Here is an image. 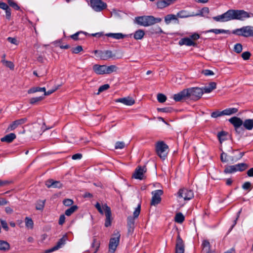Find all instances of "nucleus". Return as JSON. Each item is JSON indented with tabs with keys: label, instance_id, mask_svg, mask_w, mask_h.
I'll list each match as a JSON object with an SVG mask.
<instances>
[{
	"label": "nucleus",
	"instance_id": "nucleus-1",
	"mask_svg": "<svg viewBox=\"0 0 253 253\" xmlns=\"http://www.w3.org/2000/svg\"><path fill=\"white\" fill-rule=\"evenodd\" d=\"M251 17H253V13H249L244 10L230 9L222 14L214 16L212 18L216 21L224 22L232 20L244 21Z\"/></svg>",
	"mask_w": 253,
	"mask_h": 253
},
{
	"label": "nucleus",
	"instance_id": "nucleus-2",
	"mask_svg": "<svg viewBox=\"0 0 253 253\" xmlns=\"http://www.w3.org/2000/svg\"><path fill=\"white\" fill-rule=\"evenodd\" d=\"M162 21L160 18H155L153 16H142L135 18V23L140 26L148 27L156 23H159Z\"/></svg>",
	"mask_w": 253,
	"mask_h": 253
},
{
	"label": "nucleus",
	"instance_id": "nucleus-3",
	"mask_svg": "<svg viewBox=\"0 0 253 253\" xmlns=\"http://www.w3.org/2000/svg\"><path fill=\"white\" fill-rule=\"evenodd\" d=\"M141 205L138 204L133 212V217L128 216L127 218V234L131 235L135 227L134 219L138 217L140 212Z\"/></svg>",
	"mask_w": 253,
	"mask_h": 253
},
{
	"label": "nucleus",
	"instance_id": "nucleus-4",
	"mask_svg": "<svg viewBox=\"0 0 253 253\" xmlns=\"http://www.w3.org/2000/svg\"><path fill=\"white\" fill-rule=\"evenodd\" d=\"M95 208L101 214H103L105 212L106 219L105 223V226L108 227L111 225V209L107 204H104L102 206L99 203H97L95 205Z\"/></svg>",
	"mask_w": 253,
	"mask_h": 253
},
{
	"label": "nucleus",
	"instance_id": "nucleus-5",
	"mask_svg": "<svg viewBox=\"0 0 253 253\" xmlns=\"http://www.w3.org/2000/svg\"><path fill=\"white\" fill-rule=\"evenodd\" d=\"M186 90L188 99L194 101L199 99L204 93L203 89L200 87H191Z\"/></svg>",
	"mask_w": 253,
	"mask_h": 253
},
{
	"label": "nucleus",
	"instance_id": "nucleus-6",
	"mask_svg": "<svg viewBox=\"0 0 253 253\" xmlns=\"http://www.w3.org/2000/svg\"><path fill=\"white\" fill-rule=\"evenodd\" d=\"M168 146L162 141H158L156 144V151L160 158L165 160L168 153Z\"/></svg>",
	"mask_w": 253,
	"mask_h": 253
},
{
	"label": "nucleus",
	"instance_id": "nucleus-7",
	"mask_svg": "<svg viewBox=\"0 0 253 253\" xmlns=\"http://www.w3.org/2000/svg\"><path fill=\"white\" fill-rule=\"evenodd\" d=\"M121 234L120 231L115 230L112 234V253H114L120 244Z\"/></svg>",
	"mask_w": 253,
	"mask_h": 253
},
{
	"label": "nucleus",
	"instance_id": "nucleus-8",
	"mask_svg": "<svg viewBox=\"0 0 253 253\" xmlns=\"http://www.w3.org/2000/svg\"><path fill=\"white\" fill-rule=\"evenodd\" d=\"M93 71L97 75L109 74L111 72V66L95 64L93 66Z\"/></svg>",
	"mask_w": 253,
	"mask_h": 253
},
{
	"label": "nucleus",
	"instance_id": "nucleus-9",
	"mask_svg": "<svg viewBox=\"0 0 253 253\" xmlns=\"http://www.w3.org/2000/svg\"><path fill=\"white\" fill-rule=\"evenodd\" d=\"M177 195L178 197L182 198L184 200H190L194 197L193 191L186 188L180 189Z\"/></svg>",
	"mask_w": 253,
	"mask_h": 253
},
{
	"label": "nucleus",
	"instance_id": "nucleus-10",
	"mask_svg": "<svg viewBox=\"0 0 253 253\" xmlns=\"http://www.w3.org/2000/svg\"><path fill=\"white\" fill-rule=\"evenodd\" d=\"M152 197L151 201L152 206H156L161 201V196L163 194L162 190H157L152 192Z\"/></svg>",
	"mask_w": 253,
	"mask_h": 253
},
{
	"label": "nucleus",
	"instance_id": "nucleus-11",
	"mask_svg": "<svg viewBox=\"0 0 253 253\" xmlns=\"http://www.w3.org/2000/svg\"><path fill=\"white\" fill-rule=\"evenodd\" d=\"M96 57L101 60H107L111 58V51L109 50H95L93 51Z\"/></svg>",
	"mask_w": 253,
	"mask_h": 253
},
{
	"label": "nucleus",
	"instance_id": "nucleus-12",
	"mask_svg": "<svg viewBox=\"0 0 253 253\" xmlns=\"http://www.w3.org/2000/svg\"><path fill=\"white\" fill-rule=\"evenodd\" d=\"M67 237L66 235L63 236L57 243L56 245L50 249L46 250L44 251V253H50L54 251H57L60 248H62L63 246L65 244Z\"/></svg>",
	"mask_w": 253,
	"mask_h": 253
},
{
	"label": "nucleus",
	"instance_id": "nucleus-13",
	"mask_svg": "<svg viewBox=\"0 0 253 253\" xmlns=\"http://www.w3.org/2000/svg\"><path fill=\"white\" fill-rule=\"evenodd\" d=\"M147 169L146 167H138L135 170L133 174V177L135 179L142 180L144 177V173L146 172Z\"/></svg>",
	"mask_w": 253,
	"mask_h": 253
},
{
	"label": "nucleus",
	"instance_id": "nucleus-14",
	"mask_svg": "<svg viewBox=\"0 0 253 253\" xmlns=\"http://www.w3.org/2000/svg\"><path fill=\"white\" fill-rule=\"evenodd\" d=\"M229 122L232 124L235 129V130L238 133L241 132L240 127L243 125V121L240 118L237 117H233L229 120Z\"/></svg>",
	"mask_w": 253,
	"mask_h": 253
},
{
	"label": "nucleus",
	"instance_id": "nucleus-15",
	"mask_svg": "<svg viewBox=\"0 0 253 253\" xmlns=\"http://www.w3.org/2000/svg\"><path fill=\"white\" fill-rule=\"evenodd\" d=\"M90 4L92 8L96 11H100L106 7V4L100 0H90Z\"/></svg>",
	"mask_w": 253,
	"mask_h": 253
},
{
	"label": "nucleus",
	"instance_id": "nucleus-16",
	"mask_svg": "<svg viewBox=\"0 0 253 253\" xmlns=\"http://www.w3.org/2000/svg\"><path fill=\"white\" fill-rule=\"evenodd\" d=\"M173 98L176 102L188 99L186 89H183L179 93L174 94Z\"/></svg>",
	"mask_w": 253,
	"mask_h": 253
},
{
	"label": "nucleus",
	"instance_id": "nucleus-17",
	"mask_svg": "<svg viewBox=\"0 0 253 253\" xmlns=\"http://www.w3.org/2000/svg\"><path fill=\"white\" fill-rule=\"evenodd\" d=\"M27 121V118H22L19 120H17L13 122L7 127V131H12L14 130L19 126L22 125L26 123Z\"/></svg>",
	"mask_w": 253,
	"mask_h": 253
},
{
	"label": "nucleus",
	"instance_id": "nucleus-18",
	"mask_svg": "<svg viewBox=\"0 0 253 253\" xmlns=\"http://www.w3.org/2000/svg\"><path fill=\"white\" fill-rule=\"evenodd\" d=\"M177 0H159L156 2V6L159 9H163L174 3Z\"/></svg>",
	"mask_w": 253,
	"mask_h": 253
},
{
	"label": "nucleus",
	"instance_id": "nucleus-19",
	"mask_svg": "<svg viewBox=\"0 0 253 253\" xmlns=\"http://www.w3.org/2000/svg\"><path fill=\"white\" fill-rule=\"evenodd\" d=\"M184 253V243L180 236L178 235L177 237L175 253Z\"/></svg>",
	"mask_w": 253,
	"mask_h": 253
},
{
	"label": "nucleus",
	"instance_id": "nucleus-20",
	"mask_svg": "<svg viewBox=\"0 0 253 253\" xmlns=\"http://www.w3.org/2000/svg\"><path fill=\"white\" fill-rule=\"evenodd\" d=\"M178 44L181 46L183 45L193 46H197V43L189 38H184L180 39L178 42Z\"/></svg>",
	"mask_w": 253,
	"mask_h": 253
},
{
	"label": "nucleus",
	"instance_id": "nucleus-21",
	"mask_svg": "<svg viewBox=\"0 0 253 253\" xmlns=\"http://www.w3.org/2000/svg\"><path fill=\"white\" fill-rule=\"evenodd\" d=\"M172 21H173L174 23L176 24H178L179 23L176 15L171 14H168L165 17V22L166 24H169Z\"/></svg>",
	"mask_w": 253,
	"mask_h": 253
},
{
	"label": "nucleus",
	"instance_id": "nucleus-22",
	"mask_svg": "<svg viewBox=\"0 0 253 253\" xmlns=\"http://www.w3.org/2000/svg\"><path fill=\"white\" fill-rule=\"evenodd\" d=\"M116 102H121L123 103L125 105L131 106L134 104L135 101L134 100L130 97H124L122 98H119L116 100Z\"/></svg>",
	"mask_w": 253,
	"mask_h": 253
},
{
	"label": "nucleus",
	"instance_id": "nucleus-23",
	"mask_svg": "<svg viewBox=\"0 0 253 253\" xmlns=\"http://www.w3.org/2000/svg\"><path fill=\"white\" fill-rule=\"evenodd\" d=\"M202 246V253H216L211 250L210 243L208 240H204Z\"/></svg>",
	"mask_w": 253,
	"mask_h": 253
},
{
	"label": "nucleus",
	"instance_id": "nucleus-24",
	"mask_svg": "<svg viewBox=\"0 0 253 253\" xmlns=\"http://www.w3.org/2000/svg\"><path fill=\"white\" fill-rule=\"evenodd\" d=\"M244 37H253V26H247L242 27Z\"/></svg>",
	"mask_w": 253,
	"mask_h": 253
},
{
	"label": "nucleus",
	"instance_id": "nucleus-25",
	"mask_svg": "<svg viewBox=\"0 0 253 253\" xmlns=\"http://www.w3.org/2000/svg\"><path fill=\"white\" fill-rule=\"evenodd\" d=\"M216 84L215 82H211L208 86H205L203 88L204 93H209L211 92L213 89H215Z\"/></svg>",
	"mask_w": 253,
	"mask_h": 253
},
{
	"label": "nucleus",
	"instance_id": "nucleus-26",
	"mask_svg": "<svg viewBox=\"0 0 253 253\" xmlns=\"http://www.w3.org/2000/svg\"><path fill=\"white\" fill-rule=\"evenodd\" d=\"M16 138V135L13 133H10L2 137L0 139L1 142H6L7 143L11 142Z\"/></svg>",
	"mask_w": 253,
	"mask_h": 253
},
{
	"label": "nucleus",
	"instance_id": "nucleus-27",
	"mask_svg": "<svg viewBox=\"0 0 253 253\" xmlns=\"http://www.w3.org/2000/svg\"><path fill=\"white\" fill-rule=\"evenodd\" d=\"M144 35V31L139 29L134 32L133 37L136 40H141L143 38Z\"/></svg>",
	"mask_w": 253,
	"mask_h": 253
},
{
	"label": "nucleus",
	"instance_id": "nucleus-28",
	"mask_svg": "<svg viewBox=\"0 0 253 253\" xmlns=\"http://www.w3.org/2000/svg\"><path fill=\"white\" fill-rule=\"evenodd\" d=\"M238 112V109L236 108H230L225 109L222 111L223 115H231L235 114Z\"/></svg>",
	"mask_w": 253,
	"mask_h": 253
},
{
	"label": "nucleus",
	"instance_id": "nucleus-29",
	"mask_svg": "<svg viewBox=\"0 0 253 253\" xmlns=\"http://www.w3.org/2000/svg\"><path fill=\"white\" fill-rule=\"evenodd\" d=\"M10 245L8 242L0 240V250L6 251L9 250Z\"/></svg>",
	"mask_w": 253,
	"mask_h": 253
},
{
	"label": "nucleus",
	"instance_id": "nucleus-30",
	"mask_svg": "<svg viewBox=\"0 0 253 253\" xmlns=\"http://www.w3.org/2000/svg\"><path fill=\"white\" fill-rule=\"evenodd\" d=\"M214 33L215 34H229V30L224 29H211L206 32V33Z\"/></svg>",
	"mask_w": 253,
	"mask_h": 253
},
{
	"label": "nucleus",
	"instance_id": "nucleus-31",
	"mask_svg": "<svg viewBox=\"0 0 253 253\" xmlns=\"http://www.w3.org/2000/svg\"><path fill=\"white\" fill-rule=\"evenodd\" d=\"M234 167L236 169V171H242L245 170L248 167V165L245 163H240L235 165Z\"/></svg>",
	"mask_w": 253,
	"mask_h": 253
},
{
	"label": "nucleus",
	"instance_id": "nucleus-32",
	"mask_svg": "<svg viewBox=\"0 0 253 253\" xmlns=\"http://www.w3.org/2000/svg\"><path fill=\"white\" fill-rule=\"evenodd\" d=\"M78 209V207L76 205L71 206L70 208L65 211V214L67 216H70L74 212H75Z\"/></svg>",
	"mask_w": 253,
	"mask_h": 253
},
{
	"label": "nucleus",
	"instance_id": "nucleus-33",
	"mask_svg": "<svg viewBox=\"0 0 253 253\" xmlns=\"http://www.w3.org/2000/svg\"><path fill=\"white\" fill-rule=\"evenodd\" d=\"M25 226L28 229H33L34 227V222L31 218L26 217L25 219Z\"/></svg>",
	"mask_w": 253,
	"mask_h": 253
},
{
	"label": "nucleus",
	"instance_id": "nucleus-34",
	"mask_svg": "<svg viewBox=\"0 0 253 253\" xmlns=\"http://www.w3.org/2000/svg\"><path fill=\"white\" fill-rule=\"evenodd\" d=\"M45 200H39L36 205V209L37 210L42 211L44 207Z\"/></svg>",
	"mask_w": 253,
	"mask_h": 253
},
{
	"label": "nucleus",
	"instance_id": "nucleus-35",
	"mask_svg": "<svg viewBox=\"0 0 253 253\" xmlns=\"http://www.w3.org/2000/svg\"><path fill=\"white\" fill-rule=\"evenodd\" d=\"M81 34H83L85 36L88 35V34L86 32H83L81 31V32H78L74 35H72V36H71V38L74 40H82V39H84L83 37H79V36Z\"/></svg>",
	"mask_w": 253,
	"mask_h": 253
},
{
	"label": "nucleus",
	"instance_id": "nucleus-36",
	"mask_svg": "<svg viewBox=\"0 0 253 253\" xmlns=\"http://www.w3.org/2000/svg\"><path fill=\"white\" fill-rule=\"evenodd\" d=\"M184 216L181 213L179 212L176 214L175 216V221L178 223H181L184 220Z\"/></svg>",
	"mask_w": 253,
	"mask_h": 253
},
{
	"label": "nucleus",
	"instance_id": "nucleus-37",
	"mask_svg": "<svg viewBox=\"0 0 253 253\" xmlns=\"http://www.w3.org/2000/svg\"><path fill=\"white\" fill-rule=\"evenodd\" d=\"M45 91V87H34L31 88L28 90V93L31 94L35 93L38 91Z\"/></svg>",
	"mask_w": 253,
	"mask_h": 253
},
{
	"label": "nucleus",
	"instance_id": "nucleus-38",
	"mask_svg": "<svg viewBox=\"0 0 253 253\" xmlns=\"http://www.w3.org/2000/svg\"><path fill=\"white\" fill-rule=\"evenodd\" d=\"M152 34H159L163 33L164 32L162 30L161 28L159 26H156L152 27L150 31Z\"/></svg>",
	"mask_w": 253,
	"mask_h": 253
},
{
	"label": "nucleus",
	"instance_id": "nucleus-39",
	"mask_svg": "<svg viewBox=\"0 0 253 253\" xmlns=\"http://www.w3.org/2000/svg\"><path fill=\"white\" fill-rule=\"evenodd\" d=\"M126 37H127V35L120 33H112V38L116 40L123 39Z\"/></svg>",
	"mask_w": 253,
	"mask_h": 253
},
{
	"label": "nucleus",
	"instance_id": "nucleus-40",
	"mask_svg": "<svg viewBox=\"0 0 253 253\" xmlns=\"http://www.w3.org/2000/svg\"><path fill=\"white\" fill-rule=\"evenodd\" d=\"M227 133L225 131H221L217 134V137L220 143L226 140Z\"/></svg>",
	"mask_w": 253,
	"mask_h": 253
},
{
	"label": "nucleus",
	"instance_id": "nucleus-41",
	"mask_svg": "<svg viewBox=\"0 0 253 253\" xmlns=\"http://www.w3.org/2000/svg\"><path fill=\"white\" fill-rule=\"evenodd\" d=\"M44 98V97L43 96H39V97H33V98H31L30 100H29V102L31 104H33V105H34V104H37L39 102L42 101V100H43Z\"/></svg>",
	"mask_w": 253,
	"mask_h": 253
},
{
	"label": "nucleus",
	"instance_id": "nucleus-42",
	"mask_svg": "<svg viewBox=\"0 0 253 253\" xmlns=\"http://www.w3.org/2000/svg\"><path fill=\"white\" fill-rule=\"evenodd\" d=\"M1 62L3 64V65L10 68V69L12 70L14 69V65L12 62L6 60L5 59H2Z\"/></svg>",
	"mask_w": 253,
	"mask_h": 253
},
{
	"label": "nucleus",
	"instance_id": "nucleus-43",
	"mask_svg": "<svg viewBox=\"0 0 253 253\" xmlns=\"http://www.w3.org/2000/svg\"><path fill=\"white\" fill-rule=\"evenodd\" d=\"M224 172L226 173H231L236 172L234 165L229 166L225 168Z\"/></svg>",
	"mask_w": 253,
	"mask_h": 253
},
{
	"label": "nucleus",
	"instance_id": "nucleus-44",
	"mask_svg": "<svg viewBox=\"0 0 253 253\" xmlns=\"http://www.w3.org/2000/svg\"><path fill=\"white\" fill-rule=\"evenodd\" d=\"M109 88H110V85L109 84H103L99 87L98 92L96 94L97 95H98L101 92H102L105 90H108Z\"/></svg>",
	"mask_w": 253,
	"mask_h": 253
},
{
	"label": "nucleus",
	"instance_id": "nucleus-45",
	"mask_svg": "<svg viewBox=\"0 0 253 253\" xmlns=\"http://www.w3.org/2000/svg\"><path fill=\"white\" fill-rule=\"evenodd\" d=\"M232 156H228L227 154L224 152H222L220 156L221 160L222 162H227L230 161V158Z\"/></svg>",
	"mask_w": 253,
	"mask_h": 253
},
{
	"label": "nucleus",
	"instance_id": "nucleus-46",
	"mask_svg": "<svg viewBox=\"0 0 253 253\" xmlns=\"http://www.w3.org/2000/svg\"><path fill=\"white\" fill-rule=\"evenodd\" d=\"M125 146V143L123 141H117L115 144V149H122Z\"/></svg>",
	"mask_w": 253,
	"mask_h": 253
},
{
	"label": "nucleus",
	"instance_id": "nucleus-47",
	"mask_svg": "<svg viewBox=\"0 0 253 253\" xmlns=\"http://www.w3.org/2000/svg\"><path fill=\"white\" fill-rule=\"evenodd\" d=\"M99 246L100 244L99 242L96 239H94L93 243L91 244V247L94 248V253H96L97 252Z\"/></svg>",
	"mask_w": 253,
	"mask_h": 253
},
{
	"label": "nucleus",
	"instance_id": "nucleus-48",
	"mask_svg": "<svg viewBox=\"0 0 253 253\" xmlns=\"http://www.w3.org/2000/svg\"><path fill=\"white\" fill-rule=\"evenodd\" d=\"M157 99L158 101L160 103H164L167 100V97L163 94L159 93L157 95Z\"/></svg>",
	"mask_w": 253,
	"mask_h": 253
},
{
	"label": "nucleus",
	"instance_id": "nucleus-49",
	"mask_svg": "<svg viewBox=\"0 0 253 253\" xmlns=\"http://www.w3.org/2000/svg\"><path fill=\"white\" fill-rule=\"evenodd\" d=\"M243 49L242 45L241 43H236L234 45V50L237 53H240L242 52Z\"/></svg>",
	"mask_w": 253,
	"mask_h": 253
},
{
	"label": "nucleus",
	"instance_id": "nucleus-50",
	"mask_svg": "<svg viewBox=\"0 0 253 253\" xmlns=\"http://www.w3.org/2000/svg\"><path fill=\"white\" fill-rule=\"evenodd\" d=\"M245 153L244 152H240L239 153V155L238 157H232L230 158V161L232 163L234 162H236L240 159H241L243 156L244 155Z\"/></svg>",
	"mask_w": 253,
	"mask_h": 253
},
{
	"label": "nucleus",
	"instance_id": "nucleus-51",
	"mask_svg": "<svg viewBox=\"0 0 253 253\" xmlns=\"http://www.w3.org/2000/svg\"><path fill=\"white\" fill-rule=\"evenodd\" d=\"M83 49L81 45H78L72 49V52L73 53L77 54L83 51Z\"/></svg>",
	"mask_w": 253,
	"mask_h": 253
},
{
	"label": "nucleus",
	"instance_id": "nucleus-52",
	"mask_svg": "<svg viewBox=\"0 0 253 253\" xmlns=\"http://www.w3.org/2000/svg\"><path fill=\"white\" fill-rule=\"evenodd\" d=\"M7 2L9 6L12 7L13 8H14L16 10L19 9L20 7L14 1H13L12 0H7Z\"/></svg>",
	"mask_w": 253,
	"mask_h": 253
},
{
	"label": "nucleus",
	"instance_id": "nucleus-53",
	"mask_svg": "<svg viewBox=\"0 0 253 253\" xmlns=\"http://www.w3.org/2000/svg\"><path fill=\"white\" fill-rule=\"evenodd\" d=\"M186 13H187L186 11H184V10H181L177 13L176 16H177V18L178 17L181 18H186V17H187L189 16V15H187Z\"/></svg>",
	"mask_w": 253,
	"mask_h": 253
},
{
	"label": "nucleus",
	"instance_id": "nucleus-54",
	"mask_svg": "<svg viewBox=\"0 0 253 253\" xmlns=\"http://www.w3.org/2000/svg\"><path fill=\"white\" fill-rule=\"evenodd\" d=\"M58 89V86H55L54 88H53L52 89H49L47 91H46V89H45V91H44V95L47 96V95H50L51 94H52V93L55 92L56 90H57Z\"/></svg>",
	"mask_w": 253,
	"mask_h": 253
},
{
	"label": "nucleus",
	"instance_id": "nucleus-55",
	"mask_svg": "<svg viewBox=\"0 0 253 253\" xmlns=\"http://www.w3.org/2000/svg\"><path fill=\"white\" fill-rule=\"evenodd\" d=\"M202 73L206 76H213L214 75L212 71L208 69L203 70Z\"/></svg>",
	"mask_w": 253,
	"mask_h": 253
},
{
	"label": "nucleus",
	"instance_id": "nucleus-56",
	"mask_svg": "<svg viewBox=\"0 0 253 253\" xmlns=\"http://www.w3.org/2000/svg\"><path fill=\"white\" fill-rule=\"evenodd\" d=\"M222 111H215L213 112L211 114V117L212 118H216L217 117L223 116Z\"/></svg>",
	"mask_w": 253,
	"mask_h": 253
},
{
	"label": "nucleus",
	"instance_id": "nucleus-57",
	"mask_svg": "<svg viewBox=\"0 0 253 253\" xmlns=\"http://www.w3.org/2000/svg\"><path fill=\"white\" fill-rule=\"evenodd\" d=\"M251 53L249 51H245L242 53L241 56L243 59L245 60H248L251 57Z\"/></svg>",
	"mask_w": 253,
	"mask_h": 253
},
{
	"label": "nucleus",
	"instance_id": "nucleus-58",
	"mask_svg": "<svg viewBox=\"0 0 253 253\" xmlns=\"http://www.w3.org/2000/svg\"><path fill=\"white\" fill-rule=\"evenodd\" d=\"M73 203H74L73 201L70 199H65L63 201V203L64 204V205H65L66 207H69V206L72 205Z\"/></svg>",
	"mask_w": 253,
	"mask_h": 253
},
{
	"label": "nucleus",
	"instance_id": "nucleus-59",
	"mask_svg": "<svg viewBox=\"0 0 253 253\" xmlns=\"http://www.w3.org/2000/svg\"><path fill=\"white\" fill-rule=\"evenodd\" d=\"M0 222L1 223L2 227L6 231H8L9 230L8 226L7 225V222L5 220H3L2 219H0Z\"/></svg>",
	"mask_w": 253,
	"mask_h": 253
},
{
	"label": "nucleus",
	"instance_id": "nucleus-60",
	"mask_svg": "<svg viewBox=\"0 0 253 253\" xmlns=\"http://www.w3.org/2000/svg\"><path fill=\"white\" fill-rule=\"evenodd\" d=\"M232 33L234 34L237 35L238 36H241L244 37V32L242 31V28L240 29H237L233 31Z\"/></svg>",
	"mask_w": 253,
	"mask_h": 253
},
{
	"label": "nucleus",
	"instance_id": "nucleus-61",
	"mask_svg": "<svg viewBox=\"0 0 253 253\" xmlns=\"http://www.w3.org/2000/svg\"><path fill=\"white\" fill-rule=\"evenodd\" d=\"M122 14L123 12L121 11H117L115 9L112 11V16H114L116 18L121 16V14Z\"/></svg>",
	"mask_w": 253,
	"mask_h": 253
},
{
	"label": "nucleus",
	"instance_id": "nucleus-62",
	"mask_svg": "<svg viewBox=\"0 0 253 253\" xmlns=\"http://www.w3.org/2000/svg\"><path fill=\"white\" fill-rule=\"evenodd\" d=\"M189 38L191 39L193 41L195 42V41L197 40L200 38V35L198 34L195 33L191 35L190 38Z\"/></svg>",
	"mask_w": 253,
	"mask_h": 253
},
{
	"label": "nucleus",
	"instance_id": "nucleus-63",
	"mask_svg": "<svg viewBox=\"0 0 253 253\" xmlns=\"http://www.w3.org/2000/svg\"><path fill=\"white\" fill-rule=\"evenodd\" d=\"M11 181L8 180H2L0 179V187H3L11 183Z\"/></svg>",
	"mask_w": 253,
	"mask_h": 253
},
{
	"label": "nucleus",
	"instance_id": "nucleus-64",
	"mask_svg": "<svg viewBox=\"0 0 253 253\" xmlns=\"http://www.w3.org/2000/svg\"><path fill=\"white\" fill-rule=\"evenodd\" d=\"M251 183L250 182H246L242 186V188L245 190L250 189Z\"/></svg>",
	"mask_w": 253,
	"mask_h": 253
}]
</instances>
